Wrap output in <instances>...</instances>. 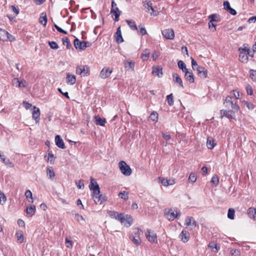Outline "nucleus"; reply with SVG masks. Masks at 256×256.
Segmentation results:
<instances>
[{
	"instance_id": "1",
	"label": "nucleus",
	"mask_w": 256,
	"mask_h": 256,
	"mask_svg": "<svg viewBox=\"0 0 256 256\" xmlns=\"http://www.w3.org/2000/svg\"><path fill=\"white\" fill-rule=\"evenodd\" d=\"M178 208H166L164 210V216L169 220H173L174 218H176L178 216L180 215V212H177Z\"/></svg>"
},
{
	"instance_id": "2",
	"label": "nucleus",
	"mask_w": 256,
	"mask_h": 256,
	"mask_svg": "<svg viewBox=\"0 0 256 256\" xmlns=\"http://www.w3.org/2000/svg\"><path fill=\"white\" fill-rule=\"evenodd\" d=\"M119 168L122 173L126 176H129L132 174V170L130 166L123 160L119 162Z\"/></svg>"
},
{
	"instance_id": "3",
	"label": "nucleus",
	"mask_w": 256,
	"mask_h": 256,
	"mask_svg": "<svg viewBox=\"0 0 256 256\" xmlns=\"http://www.w3.org/2000/svg\"><path fill=\"white\" fill-rule=\"evenodd\" d=\"M89 188L91 190H92V194H98L100 192V188L98 184L95 180L92 177H90V182L89 185Z\"/></svg>"
},
{
	"instance_id": "4",
	"label": "nucleus",
	"mask_w": 256,
	"mask_h": 256,
	"mask_svg": "<svg viewBox=\"0 0 256 256\" xmlns=\"http://www.w3.org/2000/svg\"><path fill=\"white\" fill-rule=\"evenodd\" d=\"M108 214L112 218H114L120 222L121 223L124 222V214L122 213H118L117 212L108 210Z\"/></svg>"
},
{
	"instance_id": "5",
	"label": "nucleus",
	"mask_w": 256,
	"mask_h": 256,
	"mask_svg": "<svg viewBox=\"0 0 256 256\" xmlns=\"http://www.w3.org/2000/svg\"><path fill=\"white\" fill-rule=\"evenodd\" d=\"M76 74H83L84 76H88L90 75L89 68L86 66H78L76 68Z\"/></svg>"
},
{
	"instance_id": "6",
	"label": "nucleus",
	"mask_w": 256,
	"mask_h": 256,
	"mask_svg": "<svg viewBox=\"0 0 256 256\" xmlns=\"http://www.w3.org/2000/svg\"><path fill=\"white\" fill-rule=\"evenodd\" d=\"M92 198L96 204L100 203L101 204L107 200L106 195L105 194H100V192L97 194H93Z\"/></svg>"
},
{
	"instance_id": "7",
	"label": "nucleus",
	"mask_w": 256,
	"mask_h": 256,
	"mask_svg": "<svg viewBox=\"0 0 256 256\" xmlns=\"http://www.w3.org/2000/svg\"><path fill=\"white\" fill-rule=\"evenodd\" d=\"M124 65L127 70L132 72L134 70L135 62L130 60H124Z\"/></svg>"
},
{
	"instance_id": "8",
	"label": "nucleus",
	"mask_w": 256,
	"mask_h": 256,
	"mask_svg": "<svg viewBox=\"0 0 256 256\" xmlns=\"http://www.w3.org/2000/svg\"><path fill=\"white\" fill-rule=\"evenodd\" d=\"M162 32L163 36L166 39L172 40L174 38V34L172 29H166L162 30Z\"/></svg>"
},
{
	"instance_id": "9",
	"label": "nucleus",
	"mask_w": 256,
	"mask_h": 256,
	"mask_svg": "<svg viewBox=\"0 0 256 256\" xmlns=\"http://www.w3.org/2000/svg\"><path fill=\"white\" fill-rule=\"evenodd\" d=\"M240 51L239 54L240 60L243 63H246L248 61V56L246 54V51L250 50V49H238Z\"/></svg>"
},
{
	"instance_id": "10",
	"label": "nucleus",
	"mask_w": 256,
	"mask_h": 256,
	"mask_svg": "<svg viewBox=\"0 0 256 256\" xmlns=\"http://www.w3.org/2000/svg\"><path fill=\"white\" fill-rule=\"evenodd\" d=\"M146 236L149 242L154 244L158 243L157 236L156 234L153 233L150 235V230L148 229L146 234Z\"/></svg>"
},
{
	"instance_id": "11",
	"label": "nucleus",
	"mask_w": 256,
	"mask_h": 256,
	"mask_svg": "<svg viewBox=\"0 0 256 256\" xmlns=\"http://www.w3.org/2000/svg\"><path fill=\"white\" fill-rule=\"evenodd\" d=\"M112 72V70H110L108 68H103L100 72V76L103 79L108 78Z\"/></svg>"
},
{
	"instance_id": "12",
	"label": "nucleus",
	"mask_w": 256,
	"mask_h": 256,
	"mask_svg": "<svg viewBox=\"0 0 256 256\" xmlns=\"http://www.w3.org/2000/svg\"><path fill=\"white\" fill-rule=\"evenodd\" d=\"M185 224L187 226H190V228L192 230L196 227V222L192 216H187L185 220Z\"/></svg>"
},
{
	"instance_id": "13",
	"label": "nucleus",
	"mask_w": 256,
	"mask_h": 256,
	"mask_svg": "<svg viewBox=\"0 0 256 256\" xmlns=\"http://www.w3.org/2000/svg\"><path fill=\"white\" fill-rule=\"evenodd\" d=\"M152 74L160 78L163 76L162 68L160 66H152Z\"/></svg>"
},
{
	"instance_id": "14",
	"label": "nucleus",
	"mask_w": 256,
	"mask_h": 256,
	"mask_svg": "<svg viewBox=\"0 0 256 256\" xmlns=\"http://www.w3.org/2000/svg\"><path fill=\"white\" fill-rule=\"evenodd\" d=\"M196 69L198 71V76L203 79L206 78L208 72L204 67L198 66L197 68H196Z\"/></svg>"
},
{
	"instance_id": "15",
	"label": "nucleus",
	"mask_w": 256,
	"mask_h": 256,
	"mask_svg": "<svg viewBox=\"0 0 256 256\" xmlns=\"http://www.w3.org/2000/svg\"><path fill=\"white\" fill-rule=\"evenodd\" d=\"M40 110L39 108L34 106V110L32 113V118L34 119L36 123H38L40 120Z\"/></svg>"
},
{
	"instance_id": "16",
	"label": "nucleus",
	"mask_w": 256,
	"mask_h": 256,
	"mask_svg": "<svg viewBox=\"0 0 256 256\" xmlns=\"http://www.w3.org/2000/svg\"><path fill=\"white\" fill-rule=\"evenodd\" d=\"M234 112L232 110H220V114L221 116L220 118H222L224 116L228 118H232L233 116H234Z\"/></svg>"
},
{
	"instance_id": "17",
	"label": "nucleus",
	"mask_w": 256,
	"mask_h": 256,
	"mask_svg": "<svg viewBox=\"0 0 256 256\" xmlns=\"http://www.w3.org/2000/svg\"><path fill=\"white\" fill-rule=\"evenodd\" d=\"M172 75L174 82L177 84L179 87L184 88V86L180 77L176 73H173Z\"/></svg>"
},
{
	"instance_id": "18",
	"label": "nucleus",
	"mask_w": 256,
	"mask_h": 256,
	"mask_svg": "<svg viewBox=\"0 0 256 256\" xmlns=\"http://www.w3.org/2000/svg\"><path fill=\"white\" fill-rule=\"evenodd\" d=\"M55 142L56 144L59 148L62 149H64L66 148L65 144L59 135H56L55 137Z\"/></svg>"
},
{
	"instance_id": "19",
	"label": "nucleus",
	"mask_w": 256,
	"mask_h": 256,
	"mask_svg": "<svg viewBox=\"0 0 256 256\" xmlns=\"http://www.w3.org/2000/svg\"><path fill=\"white\" fill-rule=\"evenodd\" d=\"M190 234L186 230H182L179 236V238L184 242H186L190 239Z\"/></svg>"
},
{
	"instance_id": "20",
	"label": "nucleus",
	"mask_w": 256,
	"mask_h": 256,
	"mask_svg": "<svg viewBox=\"0 0 256 256\" xmlns=\"http://www.w3.org/2000/svg\"><path fill=\"white\" fill-rule=\"evenodd\" d=\"M0 158H1L3 163L8 165L10 168H13L14 164L8 158H6V156L3 154L2 152L0 150Z\"/></svg>"
},
{
	"instance_id": "21",
	"label": "nucleus",
	"mask_w": 256,
	"mask_h": 256,
	"mask_svg": "<svg viewBox=\"0 0 256 256\" xmlns=\"http://www.w3.org/2000/svg\"><path fill=\"white\" fill-rule=\"evenodd\" d=\"M184 78L190 83H193L194 82V76L192 71L186 70L184 72Z\"/></svg>"
},
{
	"instance_id": "22",
	"label": "nucleus",
	"mask_w": 256,
	"mask_h": 256,
	"mask_svg": "<svg viewBox=\"0 0 256 256\" xmlns=\"http://www.w3.org/2000/svg\"><path fill=\"white\" fill-rule=\"evenodd\" d=\"M132 222L133 220L131 216L128 214L124 215V222L122 224H124V226L129 227L132 224Z\"/></svg>"
},
{
	"instance_id": "23",
	"label": "nucleus",
	"mask_w": 256,
	"mask_h": 256,
	"mask_svg": "<svg viewBox=\"0 0 256 256\" xmlns=\"http://www.w3.org/2000/svg\"><path fill=\"white\" fill-rule=\"evenodd\" d=\"M66 81L68 84H74L76 83V78L74 75H72L69 73L66 74Z\"/></svg>"
},
{
	"instance_id": "24",
	"label": "nucleus",
	"mask_w": 256,
	"mask_h": 256,
	"mask_svg": "<svg viewBox=\"0 0 256 256\" xmlns=\"http://www.w3.org/2000/svg\"><path fill=\"white\" fill-rule=\"evenodd\" d=\"M216 143L214 142V138L212 137L208 136L207 138L206 146L208 149H212L215 146Z\"/></svg>"
},
{
	"instance_id": "25",
	"label": "nucleus",
	"mask_w": 256,
	"mask_h": 256,
	"mask_svg": "<svg viewBox=\"0 0 256 256\" xmlns=\"http://www.w3.org/2000/svg\"><path fill=\"white\" fill-rule=\"evenodd\" d=\"M84 41H80L78 38H75L74 40V48H85L84 46Z\"/></svg>"
},
{
	"instance_id": "26",
	"label": "nucleus",
	"mask_w": 256,
	"mask_h": 256,
	"mask_svg": "<svg viewBox=\"0 0 256 256\" xmlns=\"http://www.w3.org/2000/svg\"><path fill=\"white\" fill-rule=\"evenodd\" d=\"M46 174L50 179L53 180L55 176V172L52 166H48L46 168Z\"/></svg>"
},
{
	"instance_id": "27",
	"label": "nucleus",
	"mask_w": 256,
	"mask_h": 256,
	"mask_svg": "<svg viewBox=\"0 0 256 256\" xmlns=\"http://www.w3.org/2000/svg\"><path fill=\"white\" fill-rule=\"evenodd\" d=\"M94 119L96 120V124L98 126H104L106 123V120L104 118H101L98 116H95Z\"/></svg>"
},
{
	"instance_id": "28",
	"label": "nucleus",
	"mask_w": 256,
	"mask_h": 256,
	"mask_svg": "<svg viewBox=\"0 0 256 256\" xmlns=\"http://www.w3.org/2000/svg\"><path fill=\"white\" fill-rule=\"evenodd\" d=\"M208 18V19L211 20V22H220L221 20L220 16L216 14H212L210 15Z\"/></svg>"
},
{
	"instance_id": "29",
	"label": "nucleus",
	"mask_w": 256,
	"mask_h": 256,
	"mask_svg": "<svg viewBox=\"0 0 256 256\" xmlns=\"http://www.w3.org/2000/svg\"><path fill=\"white\" fill-rule=\"evenodd\" d=\"M8 32L0 28V40L7 41Z\"/></svg>"
},
{
	"instance_id": "30",
	"label": "nucleus",
	"mask_w": 256,
	"mask_h": 256,
	"mask_svg": "<svg viewBox=\"0 0 256 256\" xmlns=\"http://www.w3.org/2000/svg\"><path fill=\"white\" fill-rule=\"evenodd\" d=\"M36 207L34 205H32L30 208L28 207L26 208V214L30 216H32L35 214Z\"/></svg>"
},
{
	"instance_id": "31",
	"label": "nucleus",
	"mask_w": 256,
	"mask_h": 256,
	"mask_svg": "<svg viewBox=\"0 0 256 256\" xmlns=\"http://www.w3.org/2000/svg\"><path fill=\"white\" fill-rule=\"evenodd\" d=\"M208 247L212 249L214 252H218L220 250V247H218L217 244L214 242H210L208 244Z\"/></svg>"
},
{
	"instance_id": "32",
	"label": "nucleus",
	"mask_w": 256,
	"mask_h": 256,
	"mask_svg": "<svg viewBox=\"0 0 256 256\" xmlns=\"http://www.w3.org/2000/svg\"><path fill=\"white\" fill-rule=\"evenodd\" d=\"M143 6L145 7V8H148V10L150 9L152 12H154V9L152 6V4L150 0H146L142 2Z\"/></svg>"
},
{
	"instance_id": "33",
	"label": "nucleus",
	"mask_w": 256,
	"mask_h": 256,
	"mask_svg": "<svg viewBox=\"0 0 256 256\" xmlns=\"http://www.w3.org/2000/svg\"><path fill=\"white\" fill-rule=\"evenodd\" d=\"M44 16H41L39 18V22L40 24H42L44 26H46L47 24V17L46 14L42 13V15H44Z\"/></svg>"
},
{
	"instance_id": "34",
	"label": "nucleus",
	"mask_w": 256,
	"mask_h": 256,
	"mask_svg": "<svg viewBox=\"0 0 256 256\" xmlns=\"http://www.w3.org/2000/svg\"><path fill=\"white\" fill-rule=\"evenodd\" d=\"M62 44L66 46V48H72V44L67 37H64L62 38Z\"/></svg>"
},
{
	"instance_id": "35",
	"label": "nucleus",
	"mask_w": 256,
	"mask_h": 256,
	"mask_svg": "<svg viewBox=\"0 0 256 256\" xmlns=\"http://www.w3.org/2000/svg\"><path fill=\"white\" fill-rule=\"evenodd\" d=\"M126 22L132 30H137L138 28L135 22L130 20H126Z\"/></svg>"
},
{
	"instance_id": "36",
	"label": "nucleus",
	"mask_w": 256,
	"mask_h": 256,
	"mask_svg": "<svg viewBox=\"0 0 256 256\" xmlns=\"http://www.w3.org/2000/svg\"><path fill=\"white\" fill-rule=\"evenodd\" d=\"M256 212V208H252V207L249 208H248V212H247L248 216L250 218H252L254 214H255Z\"/></svg>"
},
{
	"instance_id": "37",
	"label": "nucleus",
	"mask_w": 256,
	"mask_h": 256,
	"mask_svg": "<svg viewBox=\"0 0 256 256\" xmlns=\"http://www.w3.org/2000/svg\"><path fill=\"white\" fill-rule=\"evenodd\" d=\"M178 68L181 69L182 70V71L184 72L188 70V69H187L186 68L185 64L182 60L178 61Z\"/></svg>"
},
{
	"instance_id": "38",
	"label": "nucleus",
	"mask_w": 256,
	"mask_h": 256,
	"mask_svg": "<svg viewBox=\"0 0 256 256\" xmlns=\"http://www.w3.org/2000/svg\"><path fill=\"white\" fill-rule=\"evenodd\" d=\"M197 180V176L194 172H191L188 177V180L190 182L194 183Z\"/></svg>"
},
{
	"instance_id": "39",
	"label": "nucleus",
	"mask_w": 256,
	"mask_h": 256,
	"mask_svg": "<svg viewBox=\"0 0 256 256\" xmlns=\"http://www.w3.org/2000/svg\"><path fill=\"white\" fill-rule=\"evenodd\" d=\"M234 101L232 100V97L230 96H227L224 100V104H225V106L226 107H230V104L233 102Z\"/></svg>"
},
{
	"instance_id": "40",
	"label": "nucleus",
	"mask_w": 256,
	"mask_h": 256,
	"mask_svg": "<svg viewBox=\"0 0 256 256\" xmlns=\"http://www.w3.org/2000/svg\"><path fill=\"white\" fill-rule=\"evenodd\" d=\"M17 240L20 243H22L24 241L23 233L22 231L17 232L16 234Z\"/></svg>"
},
{
	"instance_id": "41",
	"label": "nucleus",
	"mask_w": 256,
	"mask_h": 256,
	"mask_svg": "<svg viewBox=\"0 0 256 256\" xmlns=\"http://www.w3.org/2000/svg\"><path fill=\"white\" fill-rule=\"evenodd\" d=\"M161 182L162 184V185L164 186H168L169 185H172L174 183V180H172L171 182V180H168V179H165V178H162L161 180Z\"/></svg>"
},
{
	"instance_id": "42",
	"label": "nucleus",
	"mask_w": 256,
	"mask_h": 256,
	"mask_svg": "<svg viewBox=\"0 0 256 256\" xmlns=\"http://www.w3.org/2000/svg\"><path fill=\"white\" fill-rule=\"evenodd\" d=\"M235 210L234 208H230L228 210V218L230 220H234V218Z\"/></svg>"
},
{
	"instance_id": "43",
	"label": "nucleus",
	"mask_w": 256,
	"mask_h": 256,
	"mask_svg": "<svg viewBox=\"0 0 256 256\" xmlns=\"http://www.w3.org/2000/svg\"><path fill=\"white\" fill-rule=\"evenodd\" d=\"M119 197L124 200H127L128 198V192L126 191H122L118 194Z\"/></svg>"
},
{
	"instance_id": "44",
	"label": "nucleus",
	"mask_w": 256,
	"mask_h": 256,
	"mask_svg": "<svg viewBox=\"0 0 256 256\" xmlns=\"http://www.w3.org/2000/svg\"><path fill=\"white\" fill-rule=\"evenodd\" d=\"M158 113L156 112H153L151 113L150 116V118L153 121V122H157L158 120Z\"/></svg>"
},
{
	"instance_id": "45",
	"label": "nucleus",
	"mask_w": 256,
	"mask_h": 256,
	"mask_svg": "<svg viewBox=\"0 0 256 256\" xmlns=\"http://www.w3.org/2000/svg\"><path fill=\"white\" fill-rule=\"evenodd\" d=\"M173 98L174 97L172 94H170L166 96V100L168 105L170 106H172L174 104Z\"/></svg>"
},
{
	"instance_id": "46",
	"label": "nucleus",
	"mask_w": 256,
	"mask_h": 256,
	"mask_svg": "<svg viewBox=\"0 0 256 256\" xmlns=\"http://www.w3.org/2000/svg\"><path fill=\"white\" fill-rule=\"evenodd\" d=\"M250 77L254 82H256V70L250 69Z\"/></svg>"
},
{
	"instance_id": "47",
	"label": "nucleus",
	"mask_w": 256,
	"mask_h": 256,
	"mask_svg": "<svg viewBox=\"0 0 256 256\" xmlns=\"http://www.w3.org/2000/svg\"><path fill=\"white\" fill-rule=\"evenodd\" d=\"M48 159L46 160L47 162H50V164H53L54 163V160L56 158V156H54V154H50V152H48Z\"/></svg>"
},
{
	"instance_id": "48",
	"label": "nucleus",
	"mask_w": 256,
	"mask_h": 256,
	"mask_svg": "<svg viewBox=\"0 0 256 256\" xmlns=\"http://www.w3.org/2000/svg\"><path fill=\"white\" fill-rule=\"evenodd\" d=\"M6 200V196L1 190H0V204L2 205L4 204Z\"/></svg>"
},
{
	"instance_id": "49",
	"label": "nucleus",
	"mask_w": 256,
	"mask_h": 256,
	"mask_svg": "<svg viewBox=\"0 0 256 256\" xmlns=\"http://www.w3.org/2000/svg\"><path fill=\"white\" fill-rule=\"evenodd\" d=\"M231 94H232L236 99H240L242 97V94L239 92L236 91V90H234L231 92Z\"/></svg>"
},
{
	"instance_id": "50",
	"label": "nucleus",
	"mask_w": 256,
	"mask_h": 256,
	"mask_svg": "<svg viewBox=\"0 0 256 256\" xmlns=\"http://www.w3.org/2000/svg\"><path fill=\"white\" fill-rule=\"evenodd\" d=\"M246 93L248 95L251 96L253 94V89L250 84H246Z\"/></svg>"
},
{
	"instance_id": "51",
	"label": "nucleus",
	"mask_w": 256,
	"mask_h": 256,
	"mask_svg": "<svg viewBox=\"0 0 256 256\" xmlns=\"http://www.w3.org/2000/svg\"><path fill=\"white\" fill-rule=\"evenodd\" d=\"M24 194L27 198H30L31 199V200H29L30 202H33L32 194L30 190H26Z\"/></svg>"
},
{
	"instance_id": "52",
	"label": "nucleus",
	"mask_w": 256,
	"mask_h": 256,
	"mask_svg": "<svg viewBox=\"0 0 256 256\" xmlns=\"http://www.w3.org/2000/svg\"><path fill=\"white\" fill-rule=\"evenodd\" d=\"M211 182L215 186H216L218 185L219 182L218 178L216 175H214L212 176L211 180Z\"/></svg>"
},
{
	"instance_id": "53",
	"label": "nucleus",
	"mask_w": 256,
	"mask_h": 256,
	"mask_svg": "<svg viewBox=\"0 0 256 256\" xmlns=\"http://www.w3.org/2000/svg\"><path fill=\"white\" fill-rule=\"evenodd\" d=\"M122 12L119 10L118 8V7L113 8H111L110 10V14H112L115 16V14H121Z\"/></svg>"
},
{
	"instance_id": "54",
	"label": "nucleus",
	"mask_w": 256,
	"mask_h": 256,
	"mask_svg": "<svg viewBox=\"0 0 256 256\" xmlns=\"http://www.w3.org/2000/svg\"><path fill=\"white\" fill-rule=\"evenodd\" d=\"M230 108L232 110H234L235 111H236V112H238L239 110V109H240V108H239L238 106L236 104V102H233L230 104Z\"/></svg>"
},
{
	"instance_id": "55",
	"label": "nucleus",
	"mask_w": 256,
	"mask_h": 256,
	"mask_svg": "<svg viewBox=\"0 0 256 256\" xmlns=\"http://www.w3.org/2000/svg\"><path fill=\"white\" fill-rule=\"evenodd\" d=\"M10 8L16 14V15H18L19 14L20 10L18 6L12 5L10 6Z\"/></svg>"
},
{
	"instance_id": "56",
	"label": "nucleus",
	"mask_w": 256,
	"mask_h": 256,
	"mask_svg": "<svg viewBox=\"0 0 256 256\" xmlns=\"http://www.w3.org/2000/svg\"><path fill=\"white\" fill-rule=\"evenodd\" d=\"M132 240L133 242L136 245V246H138L140 244V242H141V240H140V238L138 236L137 237V238H136V237L134 236H133L132 237Z\"/></svg>"
},
{
	"instance_id": "57",
	"label": "nucleus",
	"mask_w": 256,
	"mask_h": 256,
	"mask_svg": "<svg viewBox=\"0 0 256 256\" xmlns=\"http://www.w3.org/2000/svg\"><path fill=\"white\" fill-rule=\"evenodd\" d=\"M230 254L232 256H240V252L238 250L232 249L230 250Z\"/></svg>"
},
{
	"instance_id": "58",
	"label": "nucleus",
	"mask_w": 256,
	"mask_h": 256,
	"mask_svg": "<svg viewBox=\"0 0 256 256\" xmlns=\"http://www.w3.org/2000/svg\"><path fill=\"white\" fill-rule=\"evenodd\" d=\"M116 40L118 43H121L124 42L123 38L122 37V35H114Z\"/></svg>"
},
{
	"instance_id": "59",
	"label": "nucleus",
	"mask_w": 256,
	"mask_h": 256,
	"mask_svg": "<svg viewBox=\"0 0 256 256\" xmlns=\"http://www.w3.org/2000/svg\"><path fill=\"white\" fill-rule=\"evenodd\" d=\"M160 55V52L158 50H155L154 52L152 54V58L153 60H156V59Z\"/></svg>"
},
{
	"instance_id": "60",
	"label": "nucleus",
	"mask_w": 256,
	"mask_h": 256,
	"mask_svg": "<svg viewBox=\"0 0 256 256\" xmlns=\"http://www.w3.org/2000/svg\"><path fill=\"white\" fill-rule=\"evenodd\" d=\"M54 26L58 32L66 34H68V32L66 31L62 30L61 28L59 27L56 24H54Z\"/></svg>"
},
{
	"instance_id": "61",
	"label": "nucleus",
	"mask_w": 256,
	"mask_h": 256,
	"mask_svg": "<svg viewBox=\"0 0 256 256\" xmlns=\"http://www.w3.org/2000/svg\"><path fill=\"white\" fill-rule=\"evenodd\" d=\"M224 8L226 10L228 11L230 8H231L230 4L228 1H224Z\"/></svg>"
},
{
	"instance_id": "62",
	"label": "nucleus",
	"mask_w": 256,
	"mask_h": 256,
	"mask_svg": "<svg viewBox=\"0 0 256 256\" xmlns=\"http://www.w3.org/2000/svg\"><path fill=\"white\" fill-rule=\"evenodd\" d=\"M66 244L67 248H71L72 246V241L68 238H66Z\"/></svg>"
},
{
	"instance_id": "63",
	"label": "nucleus",
	"mask_w": 256,
	"mask_h": 256,
	"mask_svg": "<svg viewBox=\"0 0 256 256\" xmlns=\"http://www.w3.org/2000/svg\"><path fill=\"white\" fill-rule=\"evenodd\" d=\"M48 44L50 48H58V46L56 42H48Z\"/></svg>"
},
{
	"instance_id": "64",
	"label": "nucleus",
	"mask_w": 256,
	"mask_h": 256,
	"mask_svg": "<svg viewBox=\"0 0 256 256\" xmlns=\"http://www.w3.org/2000/svg\"><path fill=\"white\" fill-rule=\"evenodd\" d=\"M245 104L246 105V107L250 110H252L254 108V105L248 101L245 102Z\"/></svg>"
}]
</instances>
